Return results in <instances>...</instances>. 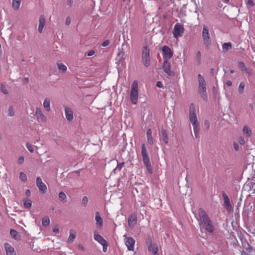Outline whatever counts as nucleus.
I'll use <instances>...</instances> for the list:
<instances>
[{
	"label": "nucleus",
	"instance_id": "f257e3e1",
	"mask_svg": "<svg viewBox=\"0 0 255 255\" xmlns=\"http://www.w3.org/2000/svg\"><path fill=\"white\" fill-rule=\"evenodd\" d=\"M196 218L199 224H202L208 232L211 233L213 232L214 228L212 221L209 219L207 213L203 209L200 208L198 210V217Z\"/></svg>",
	"mask_w": 255,
	"mask_h": 255
},
{
	"label": "nucleus",
	"instance_id": "f03ea898",
	"mask_svg": "<svg viewBox=\"0 0 255 255\" xmlns=\"http://www.w3.org/2000/svg\"><path fill=\"white\" fill-rule=\"evenodd\" d=\"M141 155L142 156L143 162L148 172L150 174L152 173V168L151 165L149 157L144 144L141 146Z\"/></svg>",
	"mask_w": 255,
	"mask_h": 255
},
{
	"label": "nucleus",
	"instance_id": "7ed1b4c3",
	"mask_svg": "<svg viewBox=\"0 0 255 255\" xmlns=\"http://www.w3.org/2000/svg\"><path fill=\"white\" fill-rule=\"evenodd\" d=\"M198 80L199 82L198 92L205 100H207V95L206 93V83L204 77L201 75H198Z\"/></svg>",
	"mask_w": 255,
	"mask_h": 255
},
{
	"label": "nucleus",
	"instance_id": "20e7f679",
	"mask_svg": "<svg viewBox=\"0 0 255 255\" xmlns=\"http://www.w3.org/2000/svg\"><path fill=\"white\" fill-rule=\"evenodd\" d=\"M202 36L204 45L206 48H209L212 43V39L209 34V27L206 25L203 26Z\"/></svg>",
	"mask_w": 255,
	"mask_h": 255
},
{
	"label": "nucleus",
	"instance_id": "39448f33",
	"mask_svg": "<svg viewBox=\"0 0 255 255\" xmlns=\"http://www.w3.org/2000/svg\"><path fill=\"white\" fill-rule=\"evenodd\" d=\"M189 118L193 128H198V123L197 121L195 106L193 104H191L189 107Z\"/></svg>",
	"mask_w": 255,
	"mask_h": 255
},
{
	"label": "nucleus",
	"instance_id": "423d86ee",
	"mask_svg": "<svg viewBox=\"0 0 255 255\" xmlns=\"http://www.w3.org/2000/svg\"><path fill=\"white\" fill-rule=\"evenodd\" d=\"M149 51L148 46L145 45L143 47L142 52V59L143 64L146 67H149L150 63Z\"/></svg>",
	"mask_w": 255,
	"mask_h": 255
},
{
	"label": "nucleus",
	"instance_id": "0eeeda50",
	"mask_svg": "<svg viewBox=\"0 0 255 255\" xmlns=\"http://www.w3.org/2000/svg\"><path fill=\"white\" fill-rule=\"evenodd\" d=\"M125 237V243L128 251H133L134 249L135 240L132 237H127L126 235Z\"/></svg>",
	"mask_w": 255,
	"mask_h": 255
},
{
	"label": "nucleus",
	"instance_id": "6e6552de",
	"mask_svg": "<svg viewBox=\"0 0 255 255\" xmlns=\"http://www.w3.org/2000/svg\"><path fill=\"white\" fill-rule=\"evenodd\" d=\"M184 29L183 25L180 23H176L173 29V35L174 37H181L184 33Z\"/></svg>",
	"mask_w": 255,
	"mask_h": 255
},
{
	"label": "nucleus",
	"instance_id": "1a4fd4ad",
	"mask_svg": "<svg viewBox=\"0 0 255 255\" xmlns=\"http://www.w3.org/2000/svg\"><path fill=\"white\" fill-rule=\"evenodd\" d=\"M35 116L38 122L45 123L47 121L46 117L44 115L42 110L39 108H36Z\"/></svg>",
	"mask_w": 255,
	"mask_h": 255
},
{
	"label": "nucleus",
	"instance_id": "9d476101",
	"mask_svg": "<svg viewBox=\"0 0 255 255\" xmlns=\"http://www.w3.org/2000/svg\"><path fill=\"white\" fill-rule=\"evenodd\" d=\"M163 58L165 60H168L173 56V52L171 49L167 46H164L162 47Z\"/></svg>",
	"mask_w": 255,
	"mask_h": 255
},
{
	"label": "nucleus",
	"instance_id": "9b49d317",
	"mask_svg": "<svg viewBox=\"0 0 255 255\" xmlns=\"http://www.w3.org/2000/svg\"><path fill=\"white\" fill-rule=\"evenodd\" d=\"M223 197L224 199V207L228 212H231L232 209V206L230 203V199L228 196L224 192H223Z\"/></svg>",
	"mask_w": 255,
	"mask_h": 255
},
{
	"label": "nucleus",
	"instance_id": "f8f14e48",
	"mask_svg": "<svg viewBox=\"0 0 255 255\" xmlns=\"http://www.w3.org/2000/svg\"><path fill=\"white\" fill-rule=\"evenodd\" d=\"M162 69L164 72L167 74V75L169 76H174V72L172 71L171 69V65L170 63L168 61V60H164Z\"/></svg>",
	"mask_w": 255,
	"mask_h": 255
},
{
	"label": "nucleus",
	"instance_id": "ddd939ff",
	"mask_svg": "<svg viewBox=\"0 0 255 255\" xmlns=\"http://www.w3.org/2000/svg\"><path fill=\"white\" fill-rule=\"evenodd\" d=\"M36 184L39 190L42 193H45L47 190L46 185L42 182L40 177H37L36 179Z\"/></svg>",
	"mask_w": 255,
	"mask_h": 255
},
{
	"label": "nucleus",
	"instance_id": "4468645a",
	"mask_svg": "<svg viewBox=\"0 0 255 255\" xmlns=\"http://www.w3.org/2000/svg\"><path fill=\"white\" fill-rule=\"evenodd\" d=\"M148 250L152 253V255H159L158 246L155 244H152L150 243L148 246Z\"/></svg>",
	"mask_w": 255,
	"mask_h": 255
},
{
	"label": "nucleus",
	"instance_id": "2eb2a0df",
	"mask_svg": "<svg viewBox=\"0 0 255 255\" xmlns=\"http://www.w3.org/2000/svg\"><path fill=\"white\" fill-rule=\"evenodd\" d=\"M95 221L97 228H101L103 226V220L99 212H96L95 213Z\"/></svg>",
	"mask_w": 255,
	"mask_h": 255
},
{
	"label": "nucleus",
	"instance_id": "dca6fc26",
	"mask_svg": "<svg viewBox=\"0 0 255 255\" xmlns=\"http://www.w3.org/2000/svg\"><path fill=\"white\" fill-rule=\"evenodd\" d=\"M128 225L130 228L133 227L137 222V216L135 214H131L128 218Z\"/></svg>",
	"mask_w": 255,
	"mask_h": 255
},
{
	"label": "nucleus",
	"instance_id": "f3484780",
	"mask_svg": "<svg viewBox=\"0 0 255 255\" xmlns=\"http://www.w3.org/2000/svg\"><path fill=\"white\" fill-rule=\"evenodd\" d=\"M46 20L44 16L43 15H40L39 18V25L38 27V31L40 33L42 32Z\"/></svg>",
	"mask_w": 255,
	"mask_h": 255
},
{
	"label": "nucleus",
	"instance_id": "a211bd4d",
	"mask_svg": "<svg viewBox=\"0 0 255 255\" xmlns=\"http://www.w3.org/2000/svg\"><path fill=\"white\" fill-rule=\"evenodd\" d=\"M4 247L6 255H15L14 249L9 243H4Z\"/></svg>",
	"mask_w": 255,
	"mask_h": 255
},
{
	"label": "nucleus",
	"instance_id": "6ab92c4d",
	"mask_svg": "<svg viewBox=\"0 0 255 255\" xmlns=\"http://www.w3.org/2000/svg\"><path fill=\"white\" fill-rule=\"evenodd\" d=\"M65 113L66 118L68 121H71L73 119V111L70 108L65 107Z\"/></svg>",
	"mask_w": 255,
	"mask_h": 255
},
{
	"label": "nucleus",
	"instance_id": "aec40b11",
	"mask_svg": "<svg viewBox=\"0 0 255 255\" xmlns=\"http://www.w3.org/2000/svg\"><path fill=\"white\" fill-rule=\"evenodd\" d=\"M130 99L133 104H136L138 100V91H130Z\"/></svg>",
	"mask_w": 255,
	"mask_h": 255
},
{
	"label": "nucleus",
	"instance_id": "412c9836",
	"mask_svg": "<svg viewBox=\"0 0 255 255\" xmlns=\"http://www.w3.org/2000/svg\"><path fill=\"white\" fill-rule=\"evenodd\" d=\"M94 238L96 241H97L101 245L106 243L107 241L104 238L100 235L97 234L96 232L94 234Z\"/></svg>",
	"mask_w": 255,
	"mask_h": 255
},
{
	"label": "nucleus",
	"instance_id": "4be33fe9",
	"mask_svg": "<svg viewBox=\"0 0 255 255\" xmlns=\"http://www.w3.org/2000/svg\"><path fill=\"white\" fill-rule=\"evenodd\" d=\"M146 135L148 143L150 145L152 144L153 143V139L152 136V131L151 128H148V130L146 131Z\"/></svg>",
	"mask_w": 255,
	"mask_h": 255
},
{
	"label": "nucleus",
	"instance_id": "5701e85b",
	"mask_svg": "<svg viewBox=\"0 0 255 255\" xmlns=\"http://www.w3.org/2000/svg\"><path fill=\"white\" fill-rule=\"evenodd\" d=\"M43 107L47 112L51 111L50 100L48 98H45L43 102Z\"/></svg>",
	"mask_w": 255,
	"mask_h": 255
},
{
	"label": "nucleus",
	"instance_id": "b1692460",
	"mask_svg": "<svg viewBox=\"0 0 255 255\" xmlns=\"http://www.w3.org/2000/svg\"><path fill=\"white\" fill-rule=\"evenodd\" d=\"M161 138L163 139L165 144H167L168 142V136L167 132L164 128H162L161 130Z\"/></svg>",
	"mask_w": 255,
	"mask_h": 255
},
{
	"label": "nucleus",
	"instance_id": "393cba45",
	"mask_svg": "<svg viewBox=\"0 0 255 255\" xmlns=\"http://www.w3.org/2000/svg\"><path fill=\"white\" fill-rule=\"evenodd\" d=\"M23 206L25 209H29L31 208L32 205V201L30 199L28 198H24L22 200Z\"/></svg>",
	"mask_w": 255,
	"mask_h": 255
},
{
	"label": "nucleus",
	"instance_id": "a878e982",
	"mask_svg": "<svg viewBox=\"0 0 255 255\" xmlns=\"http://www.w3.org/2000/svg\"><path fill=\"white\" fill-rule=\"evenodd\" d=\"M21 0H12V6L14 10H18L19 8Z\"/></svg>",
	"mask_w": 255,
	"mask_h": 255
},
{
	"label": "nucleus",
	"instance_id": "bb28decb",
	"mask_svg": "<svg viewBox=\"0 0 255 255\" xmlns=\"http://www.w3.org/2000/svg\"><path fill=\"white\" fill-rule=\"evenodd\" d=\"M232 44L230 42L225 43L222 45V49L224 52H227L232 49Z\"/></svg>",
	"mask_w": 255,
	"mask_h": 255
},
{
	"label": "nucleus",
	"instance_id": "cd10ccee",
	"mask_svg": "<svg viewBox=\"0 0 255 255\" xmlns=\"http://www.w3.org/2000/svg\"><path fill=\"white\" fill-rule=\"evenodd\" d=\"M57 67L58 68V70L62 72H65L66 71L67 68V67L62 63L58 62L57 63Z\"/></svg>",
	"mask_w": 255,
	"mask_h": 255
},
{
	"label": "nucleus",
	"instance_id": "c85d7f7f",
	"mask_svg": "<svg viewBox=\"0 0 255 255\" xmlns=\"http://www.w3.org/2000/svg\"><path fill=\"white\" fill-rule=\"evenodd\" d=\"M245 83L244 82H241L238 87V92L240 94H243L244 92Z\"/></svg>",
	"mask_w": 255,
	"mask_h": 255
},
{
	"label": "nucleus",
	"instance_id": "c756f323",
	"mask_svg": "<svg viewBox=\"0 0 255 255\" xmlns=\"http://www.w3.org/2000/svg\"><path fill=\"white\" fill-rule=\"evenodd\" d=\"M243 247L244 250L249 253L251 252L252 251V248L248 242H245L244 243H243Z\"/></svg>",
	"mask_w": 255,
	"mask_h": 255
},
{
	"label": "nucleus",
	"instance_id": "7c9ffc66",
	"mask_svg": "<svg viewBox=\"0 0 255 255\" xmlns=\"http://www.w3.org/2000/svg\"><path fill=\"white\" fill-rule=\"evenodd\" d=\"M76 237L75 232L73 230H71L70 232V236L68 238L69 242H72Z\"/></svg>",
	"mask_w": 255,
	"mask_h": 255
},
{
	"label": "nucleus",
	"instance_id": "2f4dec72",
	"mask_svg": "<svg viewBox=\"0 0 255 255\" xmlns=\"http://www.w3.org/2000/svg\"><path fill=\"white\" fill-rule=\"evenodd\" d=\"M138 91V83L137 81L135 80L133 81L131 87L130 91Z\"/></svg>",
	"mask_w": 255,
	"mask_h": 255
},
{
	"label": "nucleus",
	"instance_id": "473e14b6",
	"mask_svg": "<svg viewBox=\"0 0 255 255\" xmlns=\"http://www.w3.org/2000/svg\"><path fill=\"white\" fill-rule=\"evenodd\" d=\"M238 66L240 69L243 71H247L248 69L247 68L245 64L243 62H238Z\"/></svg>",
	"mask_w": 255,
	"mask_h": 255
},
{
	"label": "nucleus",
	"instance_id": "72a5a7b5",
	"mask_svg": "<svg viewBox=\"0 0 255 255\" xmlns=\"http://www.w3.org/2000/svg\"><path fill=\"white\" fill-rule=\"evenodd\" d=\"M59 198L61 201L66 202V195L65 193L62 191L59 193Z\"/></svg>",
	"mask_w": 255,
	"mask_h": 255
},
{
	"label": "nucleus",
	"instance_id": "f704fd0d",
	"mask_svg": "<svg viewBox=\"0 0 255 255\" xmlns=\"http://www.w3.org/2000/svg\"><path fill=\"white\" fill-rule=\"evenodd\" d=\"M42 225L44 226H48L50 224V220L47 217L43 218L42 221Z\"/></svg>",
	"mask_w": 255,
	"mask_h": 255
},
{
	"label": "nucleus",
	"instance_id": "c9c22d12",
	"mask_svg": "<svg viewBox=\"0 0 255 255\" xmlns=\"http://www.w3.org/2000/svg\"><path fill=\"white\" fill-rule=\"evenodd\" d=\"M243 131L247 136L250 137L252 135V131L250 128H243Z\"/></svg>",
	"mask_w": 255,
	"mask_h": 255
},
{
	"label": "nucleus",
	"instance_id": "e433bc0d",
	"mask_svg": "<svg viewBox=\"0 0 255 255\" xmlns=\"http://www.w3.org/2000/svg\"><path fill=\"white\" fill-rule=\"evenodd\" d=\"M19 179L23 182H25L27 181V176L23 172H20L19 173Z\"/></svg>",
	"mask_w": 255,
	"mask_h": 255
},
{
	"label": "nucleus",
	"instance_id": "4c0bfd02",
	"mask_svg": "<svg viewBox=\"0 0 255 255\" xmlns=\"http://www.w3.org/2000/svg\"><path fill=\"white\" fill-rule=\"evenodd\" d=\"M8 115L10 117L13 116L14 115V111L13 107L11 106L8 107Z\"/></svg>",
	"mask_w": 255,
	"mask_h": 255
},
{
	"label": "nucleus",
	"instance_id": "58836bf2",
	"mask_svg": "<svg viewBox=\"0 0 255 255\" xmlns=\"http://www.w3.org/2000/svg\"><path fill=\"white\" fill-rule=\"evenodd\" d=\"M125 165V163L124 162H121V163H118L117 166L116 168L114 169V171H116L117 170H118L119 171H120L123 167H124Z\"/></svg>",
	"mask_w": 255,
	"mask_h": 255
},
{
	"label": "nucleus",
	"instance_id": "ea45409f",
	"mask_svg": "<svg viewBox=\"0 0 255 255\" xmlns=\"http://www.w3.org/2000/svg\"><path fill=\"white\" fill-rule=\"evenodd\" d=\"M26 146L27 149L31 153H33L34 151V149L33 147V146L31 144L29 143H26Z\"/></svg>",
	"mask_w": 255,
	"mask_h": 255
},
{
	"label": "nucleus",
	"instance_id": "a19ab883",
	"mask_svg": "<svg viewBox=\"0 0 255 255\" xmlns=\"http://www.w3.org/2000/svg\"><path fill=\"white\" fill-rule=\"evenodd\" d=\"M10 234L12 237L16 238L18 235V232L14 229H11L10 230Z\"/></svg>",
	"mask_w": 255,
	"mask_h": 255
},
{
	"label": "nucleus",
	"instance_id": "79ce46f5",
	"mask_svg": "<svg viewBox=\"0 0 255 255\" xmlns=\"http://www.w3.org/2000/svg\"><path fill=\"white\" fill-rule=\"evenodd\" d=\"M88 202V197L87 196H84L82 199V203L84 205V206H86L87 205Z\"/></svg>",
	"mask_w": 255,
	"mask_h": 255
},
{
	"label": "nucleus",
	"instance_id": "37998d69",
	"mask_svg": "<svg viewBox=\"0 0 255 255\" xmlns=\"http://www.w3.org/2000/svg\"><path fill=\"white\" fill-rule=\"evenodd\" d=\"M1 90L2 92L4 94H7L8 93V90L6 89L5 86L2 85L1 86Z\"/></svg>",
	"mask_w": 255,
	"mask_h": 255
},
{
	"label": "nucleus",
	"instance_id": "c03bdc74",
	"mask_svg": "<svg viewBox=\"0 0 255 255\" xmlns=\"http://www.w3.org/2000/svg\"><path fill=\"white\" fill-rule=\"evenodd\" d=\"M200 128H194V132L196 138L199 137V132Z\"/></svg>",
	"mask_w": 255,
	"mask_h": 255
},
{
	"label": "nucleus",
	"instance_id": "a18cd8bd",
	"mask_svg": "<svg viewBox=\"0 0 255 255\" xmlns=\"http://www.w3.org/2000/svg\"><path fill=\"white\" fill-rule=\"evenodd\" d=\"M239 142L240 144L244 145L245 143V139L242 136H240L239 137Z\"/></svg>",
	"mask_w": 255,
	"mask_h": 255
},
{
	"label": "nucleus",
	"instance_id": "49530a36",
	"mask_svg": "<svg viewBox=\"0 0 255 255\" xmlns=\"http://www.w3.org/2000/svg\"><path fill=\"white\" fill-rule=\"evenodd\" d=\"M67 5L69 7H71L73 5V0H67Z\"/></svg>",
	"mask_w": 255,
	"mask_h": 255
},
{
	"label": "nucleus",
	"instance_id": "de8ad7c7",
	"mask_svg": "<svg viewBox=\"0 0 255 255\" xmlns=\"http://www.w3.org/2000/svg\"><path fill=\"white\" fill-rule=\"evenodd\" d=\"M102 246H103V252H106L107 251V248L108 246V244L107 242L106 243H104V244L102 245Z\"/></svg>",
	"mask_w": 255,
	"mask_h": 255
},
{
	"label": "nucleus",
	"instance_id": "09e8293b",
	"mask_svg": "<svg viewBox=\"0 0 255 255\" xmlns=\"http://www.w3.org/2000/svg\"><path fill=\"white\" fill-rule=\"evenodd\" d=\"M24 161V157L23 156H20L18 159V163L20 164H22Z\"/></svg>",
	"mask_w": 255,
	"mask_h": 255
},
{
	"label": "nucleus",
	"instance_id": "8fccbe9b",
	"mask_svg": "<svg viewBox=\"0 0 255 255\" xmlns=\"http://www.w3.org/2000/svg\"><path fill=\"white\" fill-rule=\"evenodd\" d=\"M110 41L109 40H105L102 44V46L103 47H106L109 45Z\"/></svg>",
	"mask_w": 255,
	"mask_h": 255
},
{
	"label": "nucleus",
	"instance_id": "3c124183",
	"mask_svg": "<svg viewBox=\"0 0 255 255\" xmlns=\"http://www.w3.org/2000/svg\"><path fill=\"white\" fill-rule=\"evenodd\" d=\"M196 57L198 62H200L201 60V52L200 51H198L196 53Z\"/></svg>",
	"mask_w": 255,
	"mask_h": 255
},
{
	"label": "nucleus",
	"instance_id": "603ef678",
	"mask_svg": "<svg viewBox=\"0 0 255 255\" xmlns=\"http://www.w3.org/2000/svg\"><path fill=\"white\" fill-rule=\"evenodd\" d=\"M233 147H234V149L236 151L238 150V149H239V145H238V144L237 142H233Z\"/></svg>",
	"mask_w": 255,
	"mask_h": 255
},
{
	"label": "nucleus",
	"instance_id": "864d4df0",
	"mask_svg": "<svg viewBox=\"0 0 255 255\" xmlns=\"http://www.w3.org/2000/svg\"><path fill=\"white\" fill-rule=\"evenodd\" d=\"M95 53V51L93 50H90L87 53L88 56H91Z\"/></svg>",
	"mask_w": 255,
	"mask_h": 255
},
{
	"label": "nucleus",
	"instance_id": "5fc2aeb1",
	"mask_svg": "<svg viewBox=\"0 0 255 255\" xmlns=\"http://www.w3.org/2000/svg\"><path fill=\"white\" fill-rule=\"evenodd\" d=\"M70 23H71V18L69 16H67L66 19L65 23L66 25H68L70 24Z\"/></svg>",
	"mask_w": 255,
	"mask_h": 255
},
{
	"label": "nucleus",
	"instance_id": "6e6d98bb",
	"mask_svg": "<svg viewBox=\"0 0 255 255\" xmlns=\"http://www.w3.org/2000/svg\"><path fill=\"white\" fill-rule=\"evenodd\" d=\"M247 4L252 6H254L255 4L253 0H248Z\"/></svg>",
	"mask_w": 255,
	"mask_h": 255
},
{
	"label": "nucleus",
	"instance_id": "4d7b16f0",
	"mask_svg": "<svg viewBox=\"0 0 255 255\" xmlns=\"http://www.w3.org/2000/svg\"><path fill=\"white\" fill-rule=\"evenodd\" d=\"M156 86L159 87V88H163V84L160 81H158L156 83Z\"/></svg>",
	"mask_w": 255,
	"mask_h": 255
},
{
	"label": "nucleus",
	"instance_id": "13d9d810",
	"mask_svg": "<svg viewBox=\"0 0 255 255\" xmlns=\"http://www.w3.org/2000/svg\"><path fill=\"white\" fill-rule=\"evenodd\" d=\"M53 232L54 233H59V229L57 227H55L52 229Z\"/></svg>",
	"mask_w": 255,
	"mask_h": 255
},
{
	"label": "nucleus",
	"instance_id": "bf43d9fd",
	"mask_svg": "<svg viewBox=\"0 0 255 255\" xmlns=\"http://www.w3.org/2000/svg\"><path fill=\"white\" fill-rule=\"evenodd\" d=\"M31 195L30 191L29 189L26 190L25 195L27 197H29Z\"/></svg>",
	"mask_w": 255,
	"mask_h": 255
},
{
	"label": "nucleus",
	"instance_id": "052dcab7",
	"mask_svg": "<svg viewBox=\"0 0 255 255\" xmlns=\"http://www.w3.org/2000/svg\"><path fill=\"white\" fill-rule=\"evenodd\" d=\"M226 84L228 86H231L232 85V82L230 80H228L226 82Z\"/></svg>",
	"mask_w": 255,
	"mask_h": 255
},
{
	"label": "nucleus",
	"instance_id": "680f3d73",
	"mask_svg": "<svg viewBox=\"0 0 255 255\" xmlns=\"http://www.w3.org/2000/svg\"><path fill=\"white\" fill-rule=\"evenodd\" d=\"M124 55H125V54L123 52H121L119 53V56H121L122 59H124Z\"/></svg>",
	"mask_w": 255,
	"mask_h": 255
},
{
	"label": "nucleus",
	"instance_id": "e2e57ef3",
	"mask_svg": "<svg viewBox=\"0 0 255 255\" xmlns=\"http://www.w3.org/2000/svg\"><path fill=\"white\" fill-rule=\"evenodd\" d=\"M78 248L80 250H82V251H84V248L83 246L82 245H79L78 246Z\"/></svg>",
	"mask_w": 255,
	"mask_h": 255
},
{
	"label": "nucleus",
	"instance_id": "0e129e2a",
	"mask_svg": "<svg viewBox=\"0 0 255 255\" xmlns=\"http://www.w3.org/2000/svg\"><path fill=\"white\" fill-rule=\"evenodd\" d=\"M205 126H207V127H209V122L208 121H205Z\"/></svg>",
	"mask_w": 255,
	"mask_h": 255
},
{
	"label": "nucleus",
	"instance_id": "69168bd1",
	"mask_svg": "<svg viewBox=\"0 0 255 255\" xmlns=\"http://www.w3.org/2000/svg\"><path fill=\"white\" fill-rule=\"evenodd\" d=\"M24 81L25 83H28L29 81L28 79L27 78H25Z\"/></svg>",
	"mask_w": 255,
	"mask_h": 255
},
{
	"label": "nucleus",
	"instance_id": "338daca9",
	"mask_svg": "<svg viewBox=\"0 0 255 255\" xmlns=\"http://www.w3.org/2000/svg\"><path fill=\"white\" fill-rule=\"evenodd\" d=\"M230 72L231 74H233L234 73V70L232 69V70H230Z\"/></svg>",
	"mask_w": 255,
	"mask_h": 255
},
{
	"label": "nucleus",
	"instance_id": "774afa93",
	"mask_svg": "<svg viewBox=\"0 0 255 255\" xmlns=\"http://www.w3.org/2000/svg\"><path fill=\"white\" fill-rule=\"evenodd\" d=\"M214 69L213 68H212V69H211V72L213 73V72H214Z\"/></svg>",
	"mask_w": 255,
	"mask_h": 255
}]
</instances>
